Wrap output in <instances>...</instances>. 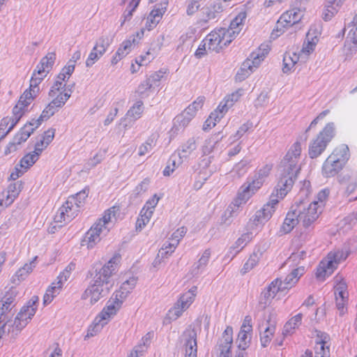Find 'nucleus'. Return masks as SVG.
<instances>
[{"instance_id": "f257e3e1", "label": "nucleus", "mask_w": 357, "mask_h": 357, "mask_svg": "<svg viewBox=\"0 0 357 357\" xmlns=\"http://www.w3.org/2000/svg\"><path fill=\"white\" fill-rule=\"evenodd\" d=\"M136 283L137 280L135 278H130L121 284L119 290L113 293L105 306L98 314L101 326L107 324L117 314L121 308L125 299L135 287Z\"/></svg>"}, {"instance_id": "f03ea898", "label": "nucleus", "mask_w": 357, "mask_h": 357, "mask_svg": "<svg viewBox=\"0 0 357 357\" xmlns=\"http://www.w3.org/2000/svg\"><path fill=\"white\" fill-rule=\"evenodd\" d=\"M336 135L333 122L326 123L309 144L308 154L311 158L319 157L327 148Z\"/></svg>"}, {"instance_id": "7ed1b4c3", "label": "nucleus", "mask_w": 357, "mask_h": 357, "mask_svg": "<svg viewBox=\"0 0 357 357\" xmlns=\"http://www.w3.org/2000/svg\"><path fill=\"white\" fill-rule=\"evenodd\" d=\"M348 253L343 250H337L331 251L319 263L316 270V278L324 281L330 276L337 268L340 261L345 260Z\"/></svg>"}, {"instance_id": "20e7f679", "label": "nucleus", "mask_w": 357, "mask_h": 357, "mask_svg": "<svg viewBox=\"0 0 357 357\" xmlns=\"http://www.w3.org/2000/svg\"><path fill=\"white\" fill-rule=\"evenodd\" d=\"M294 206L299 222L304 227H309L314 223L322 213L316 203H308L305 199L296 201Z\"/></svg>"}, {"instance_id": "39448f33", "label": "nucleus", "mask_w": 357, "mask_h": 357, "mask_svg": "<svg viewBox=\"0 0 357 357\" xmlns=\"http://www.w3.org/2000/svg\"><path fill=\"white\" fill-rule=\"evenodd\" d=\"M303 15L298 8H292L287 10L278 18L271 36L278 38L286 32L289 29L299 23L303 19Z\"/></svg>"}, {"instance_id": "423d86ee", "label": "nucleus", "mask_w": 357, "mask_h": 357, "mask_svg": "<svg viewBox=\"0 0 357 357\" xmlns=\"http://www.w3.org/2000/svg\"><path fill=\"white\" fill-rule=\"evenodd\" d=\"M234 40L225 27L215 28L206 36L208 50L215 53L227 47Z\"/></svg>"}, {"instance_id": "0eeeda50", "label": "nucleus", "mask_w": 357, "mask_h": 357, "mask_svg": "<svg viewBox=\"0 0 357 357\" xmlns=\"http://www.w3.org/2000/svg\"><path fill=\"white\" fill-rule=\"evenodd\" d=\"M333 282L336 307L340 314L342 316L347 312L349 300L347 284L343 276L339 273L333 278Z\"/></svg>"}, {"instance_id": "6e6552de", "label": "nucleus", "mask_w": 357, "mask_h": 357, "mask_svg": "<svg viewBox=\"0 0 357 357\" xmlns=\"http://www.w3.org/2000/svg\"><path fill=\"white\" fill-rule=\"evenodd\" d=\"M39 91V86H35L30 84L29 89H26L20 96L19 100L12 110V115L18 121L27 112L29 106L36 98Z\"/></svg>"}, {"instance_id": "1a4fd4ad", "label": "nucleus", "mask_w": 357, "mask_h": 357, "mask_svg": "<svg viewBox=\"0 0 357 357\" xmlns=\"http://www.w3.org/2000/svg\"><path fill=\"white\" fill-rule=\"evenodd\" d=\"M301 153V145L299 142H296L288 150L283 159L284 171L290 174H298L301 167L298 165Z\"/></svg>"}, {"instance_id": "9d476101", "label": "nucleus", "mask_w": 357, "mask_h": 357, "mask_svg": "<svg viewBox=\"0 0 357 357\" xmlns=\"http://www.w3.org/2000/svg\"><path fill=\"white\" fill-rule=\"evenodd\" d=\"M112 41L113 38L109 35L105 34L100 36L96 40L94 46L86 60V66L91 67L97 62L107 52Z\"/></svg>"}, {"instance_id": "9b49d317", "label": "nucleus", "mask_w": 357, "mask_h": 357, "mask_svg": "<svg viewBox=\"0 0 357 357\" xmlns=\"http://www.w3.org/2000/svg\"><path fill=\"white\" fill-rule=\"evenodd\" d=\"M38 301L39 297L33 296L27 303L22 307L14 321V325L17 329L20 330L24 328L31 319L36 312Z\"/></svg>"}, {"instance_id": "f8f14e48", "label": "nucleus", "mask_w": 357, "mask_h": 357, "mask_svg": "<svg viewBox=\"0 0 357 357\" xmlns=\"http://www.w3.org/2000/svg\"><path fill=\"white\" fill-rule=\"evenodd\" d=\"M320 34V31L316 26H312L310 28L299 52L302 59H308L309 56L314 52L317 45L319 40Z\"/></svg>"}, {"instance_id": "ddd939ff", "label": "nucleus", "mask_w": 357, "mask_h": 357, "mask_svg": "<svg viewBox=\"0 0 357 357\" xmlns=\"http://www.w3.org/2000/svg\"><path fill=\"white\" fill-rule=\"evenodd\" d=\"M112 289L105 284L93 280V282L88 286L82 295V299L88 300L91 305L97 303L105 295L107 294Z\"/></svg>"}, {"instance_id": "4468645a", "label": "nucleus", "mask_w": 357, "mask_h": 357, "mask_svg": "<svg viewBox=\"0 0 357 357\" xmlns=\"http://www.w3.org/2000/svg\"><path fill=\"white\" fill-rule=\"evenodd\" d=\"M277 321L275 318L269 315L265 321L260 326L259 340L261 346L267 347L271 343L276 331Z\"/></svg>"}, {"instance_id": "2eb2a0df", "label": "nucleus", "mask_w": 357, "mask_h": 357, "mask_svg": "<svg viewBox=\"0 0 357 357\" xmlns=\"http://www.w3.org/2000/svg\"><path fill=\"white\" fill-rule=\"evenodd\" d=\"M22 189V181L10 183L0 192V208L10 206L19 196Z\"/></svg>"}, {"instance_id": "dca6fc26", "label": "nucleus", "mask_w": 357, "mask_h": 357, "mask_svg": "<svg viewBox=\"0 0 357 357\" xmlns=\"http://www.w3.org/2000/svg\"><path fill=\"white\" fill-rule=\"evenodd\" d=\"M15 295L7 293L0 301V337L4 333V328L14 307Z\"/></svg>"}, {"instance_id": "f3484780", "label": "nucleus", "mask_w": 357, "mask_h": 357, "mask_svg": "<svg viewBox=\"0 0 357 357\" xmlns=\"http://www.w3.org/2000/svg\"><path fill=\"white\" fill-rule=\"evenodd\" d=\"M168 1L164 0L154 6L146 18L145 29L151 31L155 29L167 11Z\"/></svg>"}, {"instance_id": "a211bd4d", "label": "nucleus", "mask_w": 357, "mask_h": 357, "mask_svg": "<svg viewBox=\"0 0 357 357\" xmlns=\"http://www.w3.org/2000/svg\"><path fill=\"white\" fill-rule=\"evenodd\" d=\"M252 319L250 315L245 317L237 337V348L248 349L252 334Z\"/></svg>"}, {"instance_id": "6ab92c4d", "label": "nucleus", "mask_w": 357, "mask_h": 357, "mask_svg": "<svg viewBox=\"0 0 357 357\" xmlns=\"http://www.w3.org/2000/svg\"><path fill=\"white\" fill-rule=\"evenodd\" d=\"M303 319L302 313H298L291 318H290L284 324L282 330L283 337L281 338H276L272 343V347L277 349L282 347L284 343V339L288 335L294 334L296 329L301 325Z\"/></svg>"}, {"instance_id": "aec40b11", "label": "nucleus", "mask_w": 357, "mask_h": 357, "mask_svg": "<svg viewBox=\"0 0 357 357\" xmlns=\"http://www.w3.org/2000/svg\"><path fill=\"white\" fill-rule=\"evenodd\" d=\"M288 291L284 282L280 278L273 280L261 292V298L264 300V306L271 304L273 298L279 293Z\"/></svg>"}, {"instance_id": "412c9836", "label": "nucleus", "mask_w": 357, "mask_h": 357, "mask_svg": "<svg viewBox=\"0 0 357 357\" xmlns=\"http://www.w3.org/2000/svg\"><path fill=\"white\" fill-rule=\"evenodd\" d=\"M232 344L233 328L228 326L218 342V349L220 351L219 357H231Z\"/></svg>"}, {"instance_id": "4be33fe9", "label": "nucleus", "mask_w": 357, "mask_h": 357, "mask_svg": "<svg viewBox=\"0 0 357 357\" xmlns=\"http://www.w3.org/2000/svg\"><path fill=\"white\" fill-rule=\"evenodd\" d=\"M79 211V208L76 204H74V199H68L59 208L58 214L56 215L54 219L56 222H68L71 220Z\"/></svg>"}, {"instance_id": "5701e85b", "label": "nucleus", "mask_w": 357, "mask_h": 357, "mask_svg": "<svg viewBox=\"0 0 357 357\" xmlns=\"http://www.w3.org/2000/svg\"><path fill=\"white\" fill-rule=\"evenodd\" d=\"M271 51V46L268 43L261 44L257 49L253 51L250 56L245 59V65H251L256 70L261 62L266 59Z\"/></svg>"}, {"instance_id": "b1692460", "label": "nucleus", "mask_w": 357, "mask_h": 357, "mask_svg": "<svg viewBox=\"0 0 357 357\" xmlns=\"http://www.w3.org/2000/svg\"><path fill=\"white\" fill-rule=\"evenodd\" d=\"M330 340V336L327 333L321 331L317 332L314 346L315 357H329Z\"/></svg>"}, {"instance_id": "393cba45", "label": "nucleus", "mask_w": 357, "mask_h": 357, "mask_svg": "<svg viewBox=\"0 0 357 357\" xmlns=\"http://www.w3.org/2000/svg\"><path fill=\"white\" fill-rule=\"evenodd\" d=\"M247 18V12L245 10L239 11L231 20L226 30L235 40L242 31Z\"/></svg>"}, {"instance_id": "a878e982", "label": "nucleus", "mask_w": 357, "mask_h": 357, "mask_svg": "<svg viewBox=\"0 0 357 357\" xmlns=\"http://www.w3.org/2000/svg\"><path fill=\"white\" fill-rule=\"evenodd\" d=\"M70 95V91H66L65 87H59L57 84H53L49 92V96L52 99L51 102L59 108L65 105Z\"/></svg>"}, {"instance_id": "bb28decb", "label": "nucleus", "mask_w": 357, "mask_h": 357, "mask_svg": "<svg viewBox=\"0 0 357 357\" xmlns=\"http://www.w3.org/2000/svg\"><path fill=\"white\" fill-rule=\"evenodd\" d=\"M40 124V119H32L26 123L15 135L13 144H20L26 141Z\"/></svg>"}, {"instance_id": "cd10ccee", "label": "nucleus", "mask_w": 357, "mask_h": 357, "mask_svg": "<svg viewBox=\"0 0 357 357\" xmlns=\"http://www.w3.org/2000/svg\"><path fill=\"white\" fill-rule=\"evenodd\" d=\"M103 232H106V230L95 222L86 233L84 239V245H86L88 249L93 248L100 242V235Z\"/></svg>"}, {"instance_id": "c85d7f7f", "label": "nucleus", "mask_w": 357, "mask_h": 357, "mask_svg": "<svg viewBox=\"0 0 357 357\" xmlns=\"http://www.w3.org/2000/svg\"><path fill=\"white\" fill-rule=\"evenodd\" d=\"M55 129L50 128L45 131L38 139H37L35 145L33 153L38 157L42 154L43 151L47 149V147L53 141L55 136Z\"/></svg>"}, {"instance_id": "c756f323", "label": "nucleus", "mask_w": 357, "mask_h": 357, "mask_svg": "<svg viewBox=\"0 0 357 357\" xmlns=\"http://www.w3.org/2000/svg\"><path fill=\"white\" fill-rule=\"evenodd\" d=\"M275 202L276 201L269 200L256 213L254 217L255 224L266 222L272 217L277 206Z\"/></svg>"}, {"instance_id": "7c9ffc66", "label": "nucleus", "mask_w": 357, "mask_h": 357, "mask_svg": "<svg viewBox=\"0 0 357 357\" xmlns=\"http://www.w3.org/2000/svg\"><path fill=\"white\" fill-rule=\"evenodd\" d=\"M245 184H243L236 195V198L230 205L232 208V211L238 209L242 205L245 204L248 200L254 195V194L249 190Z\"/></svg>"}, {"instance_id": "2f4dec72", "label": "nucleus", "mask_w": 357, "mask_h": 357, "mask_svg": "<svg viewBox=\"0 0 357 357\" xmlns=\"http://www.w3.org/2000/svg\"><path fill=\"white\" fill-rule=\"evenodd\" d=\"M299 222L297 213L295 211V207L294 204L291 206V209L287 212L286 217L280 227V231L282 234L290 233L294 228L297 225Z\"/></svg>"}, {"instance_id": "473e14b6", "label": "nucleus", "mask_w": 357, "mask_h": 357, "mask_svg": "<svg viewBox=\"0 0 357 357\" xmlns=\"http://www.w3.org/2000/svg\"><path fill=\"white\" fill-rule=\"evenodd\" d=\"M326 3L322 11L324 21L331 20L338 12L344 0H325Z\"/></svg>"}, {"instance_id": "72a5a7b5", "label": "nucleus", "mask_w": 357, "mask_h": 357, "mask_svg": "<svg viewBox=\"0 0 357 357\" xmlns=\"http://www.w3.org/2000/svg\"><path fill=\"white\" fill-rule=\"evenodd\" d=\"M301 56L299 54L292 51H287L283 56L282 68V70L284 73H289L291 72L296 64L299 61Z\"/></svg>"}, {"instance_id": "f704fd0d", "label": "nucleus", "mask_w": 357, "mask_h": 357, "mask_svg": "<svg viewBox=\"0 0 357 357\" xmlns=\"http://www.w3.org/2000/svg\"><path fill=\"white\" fill-rule=\"evenodd\" d=\"M328 158L344 167L349 158V149L348 146L342 144L335 148Z\"/></svg>"}, {"instance_id": "c9c22d12", "label": "nucleus", "mask_w": 357, "mask_h": 357, "mask_svg": "<svg viewBox=\"0 0 357 357\" xmlns=\"http://www.w3.org/2000/svg\"><path fill=\"white\" fill-rule=\"evenodd\" d=\"M119 211L120 206L119 205L112 206L104 211L102 216L98 219L96 223L106 230V233L108 232L107 224L112 221V218L116 217Z\"/></svg>"}, {"instance_id": "e433bc0d", "label": "nucleus", "mask_w": 357, "mask_h": 357, "mask_svg": "<svg viewBox=\"0 0 357 357\" xmlns=\"http://www.w3.org/2000/svg\"><path fill=\"white\" fill-rule=\"evenodd\" d=\"M197 287L196 286H193L179 297L176 303L185 310H187L195 301L197 296Z\"/></svg>"}, {"instance_id": "4c0bfd02", "label": "nucleus", "mask_w": 357, "mask_h": 357, "mask_svg": "<svg viewBox=\"0 0 357 357\" xmlns=\"http://www.w3.org/2000/svg\"><path fill=\"white\" fill-rule=\"evenodd\" d=\"M342 168L343 166L327 158L322 166V174L326 177H333L337 175Z\"/></svg>"}, {"instance_id": "58836bf2", "label": "nucleus", "mask_w": 357, "mask_h": 357, "mask_svg": "<svg viewBox=\"0 0 357 357\" xmlns=\"http://www.w3.org/2000/svg\"><path fill=\"white\" fill-rule=\"evenodd\" d=\"M63 286L58 284L56 280L52 282L50 286L46 289V291L43 295V304H50L54 298L59 294L63 289Z\"/></svg>"}, {"instance_id": "ea45409f", "label": "nucleus", "mask_w": 357, "mask_h": 357, "mask_svg": "<svg viewBox=\"0 0 357 357\" xmlns=\"http://www.w3.org/2000/svg\"><path fill=\"white\" fill-rule=\"evenodd\" d=\"M19 121L12 116H6L0 120V140L16 126Z\"/></svg>"}, {"instance_id": "a19ab883", "label": "nucleus", "mask_w": 357, "mask_h": 357, "mask_svg": "<svg viewBox=\"0 0 357 357\" xmlns=\"http://www.w3.org/2000/svg\"><path fill=\"white\" fill-rule=\"evenodd\" d=\"M305 269L304 266H300L294 269L289 274H288L284 280V284L286 288L289 290L293 287L299 280L301 277L305 273Z\"/></svg>"}, {"instance_id": "79ce46f5", "label": "nucleus", "mask_w": 357, "mask_h": 357, "mask_svg": "<svg viewBox=\"0 0 357 357\" xmlns=\"http://www.w3.org/2000/svg\"><path fill=\"white\" fill-rule=\"evenodd\" d=\"M113 275L114 274L111 273V271L107 270L104 266H102L96 273L94 279L96 280L98 282H100L106 287L112 289L114 285V281L112 278Z\"/></svg>"}, {"instance_id": "37998d69", "label": "nucleus", "mask_w": 357, "mask_h": 357, "mask_svg": "<svg viewBox=\"0 0 357 357\" xmlns=\"http://www.w3.org/2000/svg\"><path fill=\"white\" fill-rule=\"evenodd\" d=\"M74 72L73 66L66 65L61 70L56 77L54 84H57L59 87H65L66 83Z\"/></svg>"}, {"instance_id": "c03bdc74", "label": "nucleus", "mask_w": 357, "mask_h": 357, "mask_svg": "<svg viewBox=\"0 0 357 357\" xmlns=\"http://www.w3.org/2000/svg\"><path fill=\"white\" fill-rule=\"evenodd\" d=\"M49 71L39 63L33 73L30 80V84L34 85L35 86H39V84L46 77Z\"/></svg>"}, {"instance_id": "a18cd8bd", "label": "nucleus", "mask_w": 357, "mask_h": 357, "mask_svg": "<svg viewBox=\"0 0 357 357\" xmlns=\"http://www.w3.org/2000/svg\"><path fill=\"white\" fill-rule=\"evenodd\" d=\"M121 254L115 253L102 266L113 274H115L121 266Z\"/></svg>"}, {"instance_id": "49530a36", "label": "nucleus", "mask_w": 357, "mask_h": 357, "mask_svg": "<svg viewBox=\"0 0 357 357\" xmlns=\"http://www.w3.org/2000/svg\"><path fill=\"white\" fill-rule=\"evenodd\" d=\"M75 267L76 264L73 261H71L65 267L62 271L59 273L55 280L58 282V284H60L63 287L64 284L69 279L71 273L75 269Z\"/></svg>"}, {"instance_id": "de8ad7c7", "label": "nucleus", "mask_w": 357, "mask_h": 357, "mask_svg": "<svg viewBox=\"0 0 357 357\" xmlns=\"http://www.w3.org/2000/svg\"><path fill=\"white\" fill-rule=\"evenodd\" d=\"M298 174H290L283 170V173L278 181V186L283 188L289 192L294 185V178Z\"/></svg>"}, {"instance_id": "09e8293b", "label": "nucleus", "mask_w": 357, "mask_h": 357, "mask_svg": "<svg viewBox=\"0 0 357 357\" xmlns=\"http://www.w3.org/2000/svg\"><path fill=\"white\" fill-rule=\"evenodd\" d=\"M151 212H146L145 210H141L139 215L136 220L135 229L136 231H142L146 225L150 222L152 218Z\"/></svg>"}, {"instance_id": "8fccbe9b", "label": "nucleus", "mask_w": 357, "mask_h": 357, "mask_svg": "<svg viewBox=\"0 0 357 357\" xmlns=\"http://www.w3.org/2000/svg\"><path fill=\"white\" fill-rule=\"evenodd\" d=\"M197 112L191 107L188 106L182 113L177 116L179 123L183 126H186L189 122L196 116Z\"/></svg>"}, {"instance_id": "3c124183", "label": "nucleus", "mask_w": 357, "mask_h": 357, "mask_svg": "<svg viewBox=\"0 0 357 357\" xmlns=\"http://www.w3.org/2000/svg\"><path fill=\"white\" fill-rule=\"evenodd\" d=\"M39 157L33 152H30L24 155L20 160V167H23L26 172L29 169L35 162L38 160Z\"/></svg>"}, {"instance_id": "603ef678", "label": "nucleus", "mask_w": 357, "mask_h": 357, "mask_svg": "<svg viewBox=\"0 0 357 357\" xmlns=\"http://www.w3.org/2000/svg\"><path fill=\"white\" fill-rule=\"evenodd\" d=\"M90 188L86 186L84 189L78 192L74 195L70 196V199H74V204L79 208L85 203L86 198L89 196Z\"/></svg>"}, {"instance_id": "864d4df0", "label": "nucleus", "mask_w": 357, "mask_h": 357, "mask_svg": "<svg viewBox=\"0 0 357 357\" xmlns=\"http://www.w3.org/2000/svg\"><path fill=\"white\" fill-rule=\"evenodd\" d=\"M144 104L142 100L137 101L128 111V116L134 120L139 119L144 112Z\"/></svg>"}, {"instance_id": "5fc2aeb1", "label": "nucleus", "mask_w": 357, "mask_h": 357, "mask_svg": "<svg viewBox=\"0 0 357 357\" xmlns=\"http://www.w3.org/2000/svg\"><path fill=\"white\" fill-rule=\"evenodd\" d=\"M231 107V105L224 98V100L219 103L214 112H212L213 115H215L216 120H220Z\"/></svg>"}, {"instance_id": "6e6d98bb", "label": "nucleus", "mask_w": 357, "mask_h": 357, "mask_svg": "<svg viewBox=\"0 0 357 357\" xmlns=\"http://www.w3.org/2000/svg\"><path fill=\"white\" fill-rule=\"evenodd\" d=\"M349 31L347 38L349 41L357 47V17H354L353 20L349 25Z\"/></svg>"}, {"instance_id": "4d7b16f0", "label": "nucleus", "mask_w": 357, "mask_h": 357, "mask_svg": "<svg viewBox=\"0 0 357 357\" xmlns=\"http://www.w3.org/2000/svg\"><path fill=\"white\" fill-rule=\"evenodd\" d=\"M197 347L195 336L191 337L186 342L185 357H197Z\"/></svg>"}, {"instance_id": "13d9d810", "label": "nucleus", "mask_w": 357, "mask_h": 357, "mask_svg": "<svg viewBox=\"0 0 357 357\" xmlns=\"http://www.w3.org/2000/svg\"><path fill=\"white\" fill-rule=\"evenodd\" d=\"M259 257L254 253L250 256L241 269V273L245 274L254 268L259 263Z\"/></svg>"}, {"instance_id": "bf43d9fd", "label": "nucleus", "mask_w": 357, "mask_h": 357, "mask_svg": "<svg viewBox=\"0 0 357 357\" xmlns=\"http://www.w3.org/2000/svg\"><path fill=\"white\" fill-rule=\"evenodd\" d=\"M255 70L251 65H245V60L243 63L241 68L238 71L236 77L238 80L242 81L248 77Z\"/></svg>"}, {"instance_id": "052dcab7", "label": "nucleus", "mask_w": 357, "mask_h": 357, "mask_svg": "<svg viewBox=\"0 0 357 357\" xmlns=\"http://www.w3.org/2000/svg\"><path fill=\"white\" fill-rule=\"evenodd\" d=\"M56 60V53L54 52H48L40 61V64L45 69L50 71Z\"/></svg>"}, {"instance_id": "680f3d73", "label": "nucleus", "mask_w": 357, "mask_h": 357, "mask_svg": "<svg viewBox=\"0 0 357 357\" xmlns=\"http://www.w3.org/2000/svg\"><path fill=\"white\" fill-rule=\"evenodd\" d=\"M288 192L287 190L280 188L278 184L277 187L271 195L270 200L276 201L275 204L278 205V204L285 197Z\"/></svg>"}, {"instance_id": "e2e57ef3", "label": "nucleus", "mask_w": 357, "mask_h": 357, "mask_svg": "<svg viewBox=\"0 0 357 357\" xmlns=\"http://www.w3.org/2000/svg\"><path fill=\"white\" fill-rule=\"evenodd\" d=\"M288 192L287 190L280 188L278 184L277 187L271 195L270 200L276 201L275 204L278 205V204L285 197Z\"/></svg>"}, {"instance_id": "0e129e2a", "label": "nucleus", "mask_w": 357, "mask_h": 357, "mask_svg": "<svg viewBox=\"0 0 357 357\" xmlns=\"http://www.w3.org/2000/svg\"><path fill=\"white\" fill-rule=\"evenodd\" d=\"M155 145V140L153 138H149L142 144L138 149V155L143 156L149 153Z\"/></svg>"}, {"instance_id": "69168bd1", "label": "nucleus", "mask_w": 357, "mask_h": 357, "mask_svg": "<svg viewBox=\"0 0 357 357\" xmlns=\"http://www.w3.org/2000/svg\"><path fill=\"white\" fill-rule=\"evenodd\" d=\"M185 310L179 306L176 303L170 308L167 314V317L170 321L176 320Z\"/></svg>"}, {"instance_id": "338daca9", "label": "nucleus", "mask_w": 357, "mask_h": 357, "mask_svg": "<svg viewBox=\"0 0 357 357\" xmlns=\"http://www.w3.org/2000/svg\"><path fill=\"white\" fill-rule=\"evenodd\" d=\"M329 195V190L324 189L321 190L317 196V200L312 202L311 203H316L318 205L320 210L322 211L325 206V204L328 199Z\"/></svg>"}, {"instance_id": "774afa93", "label": "nucleus", "mask_w": 357, "mask_h": 357, "mask_svg": "<svg viewBox=\"0 0 357 357\" xmlns=\"http://www.w3.org/2000/svg\"><path fill=\"white\" fill-rule=\"evenodd\" d=\"M202 0H187L186 13L188 15H192L199 9H202L201 1Z\"/></svg>"}]
</instances>
